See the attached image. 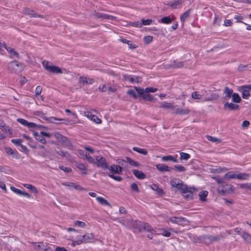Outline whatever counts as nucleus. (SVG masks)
I'll return each mask as SVG.
<instances>
[{"mask_svg": "<svg viewBox=\"0 0 251 251\" xmlns=\"http://www.w3.org/2000/svg\"><path fill=\"white\" fill-rule=\"evenodd\" d=\"M7 67L10 72L15 74L19 73L24 69L23 64L16 61L10 62L7 65Z\"/></svg>", "mask_w": 251, "mask_h": 251, "instance_id": "nucleus-1", "label": "nucleus"}, {"mask_svg": "<svg viewBox=\"0 0 251 251\" xmlns=\"http://www.w3.org/2000/svg\"><path fill=\"white\" fill-rule=\"evenodd\" d=\"M43 67L49 72L53 74H62V70L58 67L54 65H50L49 62L48 61H43L42 62Z\"/></svg>", "mask_w": 251, "mask_h": 251, "instance_id": "nucleus-2", "label": "nucleus"}, {"mask_svg": "<svg viewBox=\"0 0 251 251\" xmlns=\"http://www.w3.org/2000/svg\"><path fill=\"white\" fill-rule=\"evenodd\" d=\"M134 89L138 94V96L141 97L144 100L149 101H153L155 99L151 95L147 92H145L144 89L138 87H134Z\"/></svg>", "mask_w": 251, "mask_h": 251, "instance_id": "nucleus-3", "label": "nucleus"}, {"mask_svg": "<svg viewBox=\"0 0 251 251\" xmlns=\"http://www.w3.org/2000/svg\"><path fill=\"white\" fill-rule=\"evenodd\" d=\"M219 194L221 195H225L233 192L231 185L223 183L217 188Z\"/></svg>", "mask_w": 251, "mask_h": 251, "instance_id": "nucleus-4", "label": "nucleus"}, {"mask_svg": "<svg viewBox=\"0 0 251 251\" xmlns=\"http://www.w3.org/2000/svg\"><path fill=\"white\" fill-rule=\"evenodd\" d=\"M94 164L96 165L98 167H100L103 169L108 168L105 158L100 155L95 156V163Z\"/></svg>", "mask_w": 251, "mask_h": 251, "instance_id": "nucleus-5", "label": "nucleus"}, {"mask_svg": "<svg viewBox=\"0 0 251 251\" xmlns=\"http://www.w3.org/2000/svg\"><path fill=\"white\" fill-rule=\"evenodd\" d=\"M168 221L178 225L185 226L187 225L188 221L182 217H171L168 218Z\"/></svg>", "mask_w": 251, "mask_h": 251, "instance_id": "nucleus-6", "label": "nucleus"}, {"mask_svg": "<svg viewBox=\"0 0 251 251\" xmlns=\"http://www.w3.org/2000/svg\"><path fill=\"white\" fill-rule=\"evenodd\" d=\"M93 16L96 19H100L102 20L106 19L109 20H116V17L113 16L106 14L100 13L97 11H94L92 14Z\"/></svg>", "mask_w": 251, "mask_h": 251, "instance_id": "nucleus-7", "label": "nucleus"}, {"mask_svg": "<svg viewBox=\"0 0 251 251\" xmlns=\"http://www.w3.org/2000/svg\"><path fill=\"white\" fill-rule=\"evenodd\" d=\"M78 238L80 240V241H78V244L81 243L82 244V243L91 242L92 240L95 239V235L92 233H87Z\"/></svg>", "mask_w": 251, "mask_h": 251, "instance_id": "nucleus-8", "label": "nucleus"}, {"mask_svg": "<svg viewBox=\"0 0 251 251\" xmlns=\"http://www.w3.org/2000/svg\"><path fill=\"white\" fill-rule=\"evenodd\" d=\"M62 185L69 187V189L74 188L75 189L78 191H87V189L76 183L72 182H66L62 183Z\"/></svg>", "mask_w": 251, "mask_h": 251, "instance_id": "nucleus-9", "label": "nucleus"}, {"mask_svg": "<svg viewBox=\"0 0 251 251\" xmlns=\"http://www.w3.org/2000/svg\"><path fill=\"white\" fill-rule=\"evenodd\" d=\"M238 91L241 93L242 97L244 99H248L250 95V91H251L249 85L240 86L238 88Z\"/></svg>", "mask_w": 251, "mask_h": 251, "instance_id": "nucleus-10", "label": "nucleus"}, {"mask_svg": "<svg viewBox=\"0 0 251 251\" xmlns=\"http://www.w3.org/2000/svg\"><path fill=\"white\" fill-rule=\"evenodd\" d=\"M223 237L221 235H207L204 236V240L205 243L209 244L214 242L220 240Z\"/></svg>", "mask_w": 251, "mask_h": 251, "instance_id": "nucleus-11", "label": "nucleus"}, {"mask_svg": "<svg viewBox=\"0 0 251 251\" xmlns=\"http://www.w3.org/2000/svg\"><path fill=\"white\" fill-rule=\"evenodd\" d=\"M125 81H129L131 83H139L141 81V77L129 75H124Z\"/></svg>", "mask_w": 251, "mask_h": 251, "instance_id": "nucleus-12", "label": "nucleus"}, {"mask_svg": "<svg viewBox=\"0 0 251 251\" xmlns=\"http://www.w3.org/2000/svg\"><path fill=\"white\" fill-rule=\"evenodd\" d=\"M23 13L25 15H28L30 17H39L43 18L44 16L40 14H38L33 10L30 9L28 8H25L23 9Z\"/></svg>", "mask_w": 251, "mask_h": 251, "instance_id": "nucleus-13", "label": "nucleus"}, {"mask_svg": "<svg viewBox=\"0 0 251 251\" xmlns=\"http://www.w3.org/2000/svg\"><path fill=\"white\" fill-rule=\"evenodd\" d=\"M84 115L97 124H100L101 123V120L100 118L97 116L92 114L91 112L89 111H85Z\"/></svg>", "mask_w": 251, "mask_h": 251, "instance_id": "nucleus-14", "label": "nucleus"}, {"mask_svg": "<svg viewBox=\"0 0 251 251\" xmlns=\"http://www.w3.org/2000/svg\"><path fill=\"white\" fill-rule=\"evenodd\" d=\"M94 82L93 78H88L85 76H81L78 79V82L83 85L86 84H91Z\"/></svg>", "mask_w": 251, "mask_h": 251, "instance_id": "nucleus-15", "label": "nucleus"}, {"mask_svg": "<svg viewBox=\"0 0 251 251\" xmlns=\"http://www.w3.org/2000/svg\"><path fill=\"white\" fill-rule=\"evenodd\" d=\"M183 2V0H174L168 2L167 4L172 8L175 9L179 8Z\"/></svg>", "mask_w": 251, "mask_h": 251, "instance_id": "nucleus-16", "label": "nucleus"}, {"mask_svg": "<svg viewBox=\"0 0 251 251\" xmlns=\"http://www.w3.org/2000/svg\"><path fill=\"white\" fill-rule=\"evenodd\" d=\"M34 249L38 251H49L48 245L43 242L39 243L38 245L35 244Z\"/></svg>", "mask_w": 251, "mask_h": 251, "instance_id": "nucleus-17", "label": "nucleus"}, {"mask_svg": "<svg viewBox=\"0 0 251 251\" xmlns=\"http://www.w3.org/2000/svg\"><path fill=\"white\" fill-rule=\"evenodd\" d=\"M170 184L172 187L176 188L179 190V189L181 186V185H182L183 183L179 179L173 178L171 180Z\"/></svg>", "mask_w": 251, "mask_h": 251, "instance_id": "nucleus-18", "label": "nucleus"}, {"mask_svg": "<svg viewBox=\"0 0 251 251\" xmlns=\"http://www.w3.org/2000/svg\"><path fill=\"white\" fill-rule=\"evenodd\" d=\"M239 108V105L237 104H234L232 102H226L224 104V109H228L230 110H238Z\"/></svg>", "mask_w": 251, "mask_h": 251, "instance_id": "nucleus-19", "label": "nucleus"}, {"mask_svg": "<svg viewBox=\"0 0 251 251\" xmlns=\"http://www.w3.org/2000/svg\"><path fill=\"white\" fill-rule=\"evenodd\" d=\"M224 94L225 96L224 99L226 100H228L232 96L233 90L226 87L224 89Z\"/></svg>", "mask_w": 251, "mask_h": 251, "instance_id": "nucleus-20", "label": "nucleus"}, {"mask_svg": "<svg viewBox=\"0 0 251 251\" xmlns=\"http://www.w3.org/2000/svg\"><path fill=\"white\" fill-rule=\"evenodd\" d=\"M122 167L119 166L113 165L109 168V171L112 173L120 174L122 172Z\"/></svg>", "mask_w": 251, "mask_h": 251, "instance_id": "nucleus-21", "label": "nucleus"}, {"mask_svg": "<svg viewBox=\"0 0 251 251\" xmlns=\"http://www.w3.org/2000/svg\"><path fill=\"white\" fill-rule=\"evenodd\" d=\"M129 226H132L134 229L141 230V227L142 226V223L139 221H130L129 220Z\"/></svg>", "mask_w": 251, "mask_h": 251, "instance_id": "nucleus-22", "label": "nucleus"}, {"mask_svg": "<svg viewBox=\"0 0 251 251\" xmlns=\"http://www.w3.org/2000/svg\"><path fill=\"white\" fill-rule=\"evenodd\" d=\"M6 50L10 54V58L15 57L17 59L20 58V55L18 52L16 51L13 48L8 47Z\"/></svg>", "mask_w": 251, "mask_h": 251, "instance_id": "nucleus-23", "label": "nucleus"}, {"mask_svg": "<svg viewBox=\"0 0 251 251\" xmlns=\"http://www.w3.org/2000/svg\"><path fill=\"white\" fill-rule=\"evenodd\" d=\"M132 172L133 175L138 179H143L146 177V175L141 171L133 170Z\"/></svg>", "mask_w": 251, "mask_h": 251, "instance_id": "nucleus-24", "label": "nucleus"}, {"mask_svg": "<svg viewBox=\"0 0 251 251\" xmlns=\"http://www.w3.org/2000/svg\"><path fill=\"white\" fill-rule=\"evenodd\" d=\"M49 122L50 123H53V124H59L60 123H61L60 122H57V121H61V122H63L62 123H65V122H68V120L67 119H58V118H55V117H50L49 118H48V119H47Z\"/></svg>", "mask_w": 251, "mask_h": 251, "instance_id": "nucleus-25", "label": "nucleus"}, {"mask_svg": "<svg viewBox=\"0 0 251 251\" xmlns=\"http://www.w3.org/2000/svg\"><path fill=\"white\" fill-rule=\"evenodd\" d=\"M34 136L35 139L40 142V143L46 144L47 143V141L45 138L43 136V135L41 134V133L35 132L34 133Z\"/></svg>", "mask_w": 251, "mask_h": 251, "instance_id": "nucleus-26", "label": "nucleus"}, {"mask_svg": "<svg viewBox=\"0 0 251 251\" xmlns=\"http://www.w3.org/2000/svg\"><path fill=\"white\" fill-rule=\"evenodd\" d=\"M156 168L160 172H170V168L166 165L163 164H158L156 165Z\"/></svg>", "mask_w": 251, "mask_h": 251, "instance_id": "nucleus-27", "label": "nucleus"}, {"mask_svg": "<svg viewBox=\"0 0 251 251\" xmlns=\"http://www.w3.org/2000/svg\"><path fill=\"white\" fill-rule=\"evenodd\" d=\"M96 200L100 204L102 205H106L110 207H111V204L108 202V201L104 199L103 198L101 197H97L96 198Z\"/></svg>", "mask_w": 251, "mask_h": 251, "instance_id": "nucleus-28", "label": "nucleus"}, {"mask_svg": "<svg viewBox=\"0 0 251 251\" xmlns=\"http://www.w3.org/2000/svg\"><path fill=\"white\" fill-rule=\"evenodd\" d=\"M236 178L241 180L248 179L250 177V174L248 173L237 174Z\"/></svg>", "mask_w": 251, "mask_h": 251, "instance_id": "nucleus-29", "label": "nucleus"}, {"mask_svg": "<svg viewBox=\"0 0 251 251\" xmlns=\"http://www.w3.org/2000/svg\"><path fill=\"white\" fill-rule=\"evenodd\" d=\"M189 110L188 109H180L179 108H177L175 109L174 111V113L176 114H188L189 113Z\"/></svg>", "mask_w": 251, "mask_h": 251, "instance_id": "nucleus-30", "label": "nucleus"}, {"mask_svg": "<svg viewBox=\"0 0 251 251\" xmlns=\"http://www.w3.org/2000/svg\"><path fill=\"white\" fill-rule=\"evenodd\" d=\"M144 229L149 232L151 233V234H156V231L153 229L147 223H142V226Z\"/></svg>", "mask_w": 251, "mask_h": 251, "instance_id": "nucleus-31", "label": "nucleus"}, {"mask_svg": "<svg viewBox=\"0 0 251 251\" xmlns=\"http://www.w3.org/2000/svg\"><path fill=\"white\" fill-rule=\"evenodd\" d=\"M144 229L149 232L151 233V234H156V231L153 229L147 223H142V226Z\"/></svg>", "mask_w": 251, "mask_h": 251, "instance_id": "nucleus-32", "label": "nucleus"}, {"mask_svg": "<svg viewBox=\"0 0 251 251\" xmlns=\"http://www.w3.org/2000/svg\"><path fill=\"white\" fill-rule=\"evenodd\" d=\"M191 190H194V189L192 188L191 187H188V186L184 184H183L182 185H181V186L179 189V190H180V191L182 193V195H183L186 193L188 192V191H189Z\"/></svg>", "mask_w": 251, "mask_h": 251, "instance_id": "nucleus-33", "label": "nucleus"}, {"mask_svg": "<svg viewBox=\"0 0 251 251\" xmlns=\"http://www.w3.org/2000/svg\"><path fill=\"white\" fill-rule=\"evenodd\" d=\"M173 21V19L171 18L170 16H166L163 17L159 21V22L164 24H171Z\"/></svg>", "mask_w": 251, "mask_h": 251, "instance_id": "nucleus-34", "label": "nucleus"}, {"mask_svg": "<svg viewBox=\"0 0 251 251\" xmlns=\"http://www.w3.org/2000/svg\"><path fill=\"white\" fill-rule=\"evenodd\" d=\"M237 174L234 172H229L226 174L224 176V178L226 179H235L236 178Z\"/></svg>", "mask_w": 251, "mask_h": 251, "instance_id": "nucleus-35", "label": "nucleus"}, {"mask_svg": "<svg viewBox=\"0 0 251 251\" xmlns=\"http://www.w3.org/2000/svg\"><path fill=\"white\" fill-rule=\"evenodd\" d=\"M160 107L166 109H175V106L172 103L163 102L161 103Z\"/></svg>", "mask_w": 251, "mask_h": 251, "instance_id": "nucleus-36", "label": "nucleus"}, {"mask_svg": "<svg viewBox=\"0 0 251 251\" xmlns=\"http://www.w3.org/2000/svg\"><path fill=\"white\" fill-rule=\"evenodd\" d=\"M126 162L129 163L131 166L137 167H140L141 166L138 162L134 161L128 157H126Z\"/></svg>", "mask_w": 251, "mask_h": 251, "instance_id": "nucleus-37", "label": "nucleus"}, {"mask_svg": "<svg viewBox=\"0 0 251 251\" xmlns=\"http://www.w3.org/2000/svg\"><path fill=\"white\" fill-rule=\"evenodd\" d=\"M151 188L152 190L155 191L157 192V193L160 195H161L163 194V190L161 188H159V186L156 184H152L151 185Z\"/></svg>", "mask_w": 251, "mask_h": 251, "instance_id": "nucleus-38", "label": "nucleus"}, {"mask_svg": "<svg viewBox=\"0 0 251 251\" xmlns=\"http://www.w3.org/2000/svg\"><path fill=\"white\" fill-rule=\"evenodd\" d=\"M54 136L59 142L61 143L64 141V140H66V138L58 132L54 133Z\"/></svg>", "mask_w": 251, "mask_h": 251, "instance_id": "nucleus-39", "label": "nucleus"}, {"mask_svg": "<svg viewBox=\"0 0 251 251\" xmlns=\"http://www.w3.org/2000/svg\"><path fill=\"white\" fill-rule=\"evenodd\" d=\"M208 192L206 191H201L199 194L200 199L202 201H206V198L207 196Z\"/></svg>", "mask_w": 251, "mask_h": 251, "instance_id": "nucleus-40", "label": "nucleus"}, {"mask_svg": "<svg viewBox=\"0 0 251 251\" xmlns=\"http://www.w3.org/2000/svg\"><path fill=\"white\" fill-rule=\"evenodd\" d=\"M133 150L138 152L140 154H143L144 155H147L148 153V151H147L146 149H141V148H139L137 147H134L133 148Z\"/></svg>", "mask_w": 251, "mask_h": 251, "instance_id": "nucleus-41", "label": "nucleus"}, {"mask_svg": "<svg viewBox=\"0 0 251 251\" xmlns=\"http://www.w3.org/2000/svg\"><path fill=\"white\" fill-rule=\"evenodd\" d=\"M23 186L25 187L30 190L34 193H35V194L38 193V190H37V188L35 186H33L32 185H31L30 184H24Z\"/></svg>", "mask_w": 251, "mask_h": 251, "instance_id": "nucleus-42", "label": "nucleus"}, {"mask_svg": "<svg viewBox=\"0 0 251 251\" xmlns=\"http://www.w3.org/2000/svg\"><path fill=\"white\" fill-rule=\"evenodd\" d=\"M232 98V101L235 103H239L241 101V99L238 93H233Z\"/></svg>", "mask_w": 251, "mask_h": 251, "instance_id": "nucleus-43", "label": "nucleus"}, {"mask_svg": "<svg viewBox=\"0 0 251 251\" xmlns=\"http://www.w3.org/2000/svg\"><path fill=\"white\" fill-rule=\"evenodd\" d=\"M190 11V9L188 10L186 12H185L181 16L180 21L182 23H183L189 17Z\"/></svg>", "mask_w": 251, "mask_h": 251, "instance_id": "nucleus-44", "label": "nucleus"}, {"mask_svg": "<svg viewBox=\"0 0 251 251\" xmlns=\"http://www.w3.org/2000/svg\"><path fill=\"white\" fill-rule=\"evenodd\" d=\"M242 236L246 241L251 243V235L248 233L246 232H243Z\"/></svg>", "mask_w": 251, "mask_h": 251, "instance_id": "nucleus-45", "label": "nucleus"}, {"mask_svg": "<svg viewBox=\"0 0 251 251\" xmlns=\"http://www.w3.org/2000/svg\"><path fill=\"white\" fill-rule=\"evenodd\" d=\"M190 158V155L185 152L180 153V159L181 160H187Z\"/></svg>", "mask_w": 251, "mask_h": 251, "instance_id": "nucleus-46", "label": "nucleus"}, {"mask_svg": "<svg viewBox=\"0 0 251 251\" xmlns=\"http://www.w3.org/2000/svg\"><path fill=\"white\" fill-rule=\"evenodd\" d=\"M207 139L208 140L210 141L213 143H220L221 142V140L220 139L216 137H212L210 135L207 136Z\"/></svg>", "mask_w": 251, "mask_h": 251, "instance_id": "nucleus-47", "label": "nucleus"}, {"mask_svg": "<svg viewBox=\"0 0 251 251\" xmlns=\"http://www.w3.org/2000/svg\"><path fill=\"white\" fill-rule=\"evenodd\" d=\"M62 143H63L64 146L69 149H71L73 147V145L71 141L67 137L66 138V140H64V141H63Z\"/></svg>", "mask_w": 251, "mask_h": 251, "instance_id": "nucleus-48", "label": "nucleus"}, {"mask_svg": "<svg viewBox=\"0 0 251 251\" xmlns=\"http://www.w3.org/2000/svg\"><path fill=\"white\" fill-rule=\"evenodd\" d=\"M85 159H87L90 163L94 164L95 163V157H92L89 155L85 154Z\"/></svg>", "mask_w": 251, "mask_h": 251, "instance_id": "nucleus-49", "label": "nucleus"}, {"mask_svg": "<svg viewBox=\"0 0 251 251\" xmlns=\"http://www.w3.org/2000/svg\"><path fill=\"white\" fill-rule=\"evenodd\" d=\"M183 66V63L182 62H174L172 65V67L174 68H180Z\"/></svg>", "mask_w": 251, "mask_h": 251, "instance_id": "nucleus-50", "label": "nucleus"}, {"mask_svg": "<svg viewBox=\"0 0 251 251\" xmlns=\"http://www.w3.org/2000/svg\"><path fill=\"white\" fill-rule=\"evenodd\" d=\"M5 151L6 153L8 154V155H13V156L15 157V158L17 159L18 158V156L16 155L12 149L10 148H6Z\"/></svg>", "mask_w": 251, "mask_h": 251, "instance_id": "nucleus-51", "label": "nucleus"}, {"mask_svg": "<svg viewBox=\"0 0 251 251\" xmlns=\"http://www.w3.org/2000/svg\"><path fill=\"white\" fill-rule=\"evenodd\" d=\"M161 231H162V232H156V234H162V235L165 237H170L171 236V233L169 231H167L164 229H162Z\"/></svg>", "mask_w": 251, "mask_h": 251, "instance_id": "nucleus-52", "label": "nucleus"}, {"mask_svg": "<svg viewBox=\"0 0 251 251\" xmlns=\"http://www.w3.org/2000/svg\"><path fill=\"white\" fill-rule=\"evenodd\" d=\"M219 98V95L216 94H213L211 95L210 97L207 98L206 99H205L204 100H207V101H210L214 100H217Z\"/></svg>", "mask_w": 251, "mask_h": 251, "instance_id": "nucleus-53", "label": "nucleus"}, {"mask_svg": "<svg viewBox=\"0 0 251 251\" xmlns=\"http://www.w3.org/2000/svg\"><path fill=\"white\" fill-rule=\"evenodd\" d=\"M129 25L134 26V27H139V28L141 27L142 26V24H141V23H140L139 21L130 23L129 24Z\"/></svg>", "mask_w": 251, "mask_h": 251, "instance_id": "nucleus-54", "label": "nucleus"}, {"mask_svg": "<svg viewBox=\"0 0 251 251\" xmlns=\"http://www.w3.org/2000/svg\"><path fill=\"white\" fill-rule=\"evenodd\" d=\"M11 142L15 145L20 146L23 142V140L20 139H14L11 140Z\"/></svg>", "mask_w": 251, "mask_h": 251, "instance_id": "nucleus-55", "label": "nucleus"}, {"mask_svg": "<svg viewBox=\"0 0 251 251\" xmlns=\"http://www.w3.org/2000/svg\"><path fill=\"white\" fill-rule=\"evenodd\" d=\"M240 187L243 189H247L251 190V183H243L240 185Z\"/></svg>", "mask_w": 251, "mask_h": 251, "instance_id": "nucleus-56", "label": "nucleus"}, {"mask_svg": "<svg viewBox=\"0 0 251 251\" xmlns=\"http://www.w3.org/2000/svg\"><path fill=\"white\" fill-rule=\"evenodd\" d=\"M175 168L178 172H183L186 170L184 167L180 165H176L175 166Z\"/></svg>", "mask_w": 251, "mask_h": 251, "instance_id": "nucleus-57", "label": "nucleus"}, {"mask_svg": "<svg viewBox=\"0 0 251 251\" xmlns=\"http://www.w3.org/2000/svg\"><path fill=\"white\" fill-rule=\"evenodd\" d=\"M10 189L15 193H16L18 195H22L23 191H21V190H20L18 188H16L13 186H11Z\"/></svg>", "mask_w": 251, "mask_h": 251, "instance_id": "nucleus-58", "label": "nucleus"}, {"mask_svg": "<svg viewBox=\"0 0 251 251\" xmlns=\"http://www.w3.org/2000/svg\"><path fill=\"white\" fill-rule=\"evenodd\" d=\"M191 96L193 99L196 100H200L201 99L202 96L198 94L197 92H194L192 93Z\"/></svg>", "mask_w": 251, "mask_h": 251, "instance_id": "nucleus-59", "label": "nucleus"}, {"mask_svg": "<svg viewBox=\"0 0 251 251\" xmlns=\"http://www.w3.org/2000/svg\"><path fill=\"white\" fill-rule=\"evenodd\" d=\"M152 41V37L151 36H145L144 38V42L147 44H149L150 43H151Z\"/></svg>", "mask_w": 251, "mask_h": 251, "instance_id": "nucleus-60", "label": "nucleus"}, {"mask_svg": "<svg viewBox=\"0 0 251 251\" xmlns=\"http://www.w3.org/2000/svg\"><path fill=\"white\" fill-rule=\"evenodd\" d=\"M127 94L130 95L131 97H133L134 99H136L137 98V96L135 93V92L134 91V90L130 89L128 90L127 91Z\"/></svg>", "mask_w": 251, "mask_h": 251, "instance_id": "nucleus-61", "label": "nucleus"}, {"mask_svg": "<svg viewBox=\"0 0 251 251\" xmlns=\"http://www.w3.org/2000/svg\"><path fill=\"white\" fill-rule=\"evenodd\" d=\"M75 225L77 226L80 227H84L86 226L85 223L79 221H75Z\"/></svg>", "mask_w": 251, "mask_h": 251, "instance_id": "nucleus-62", "label": "nucleus"}, {"mask_svg": "<svg viewBox=\"0 0 251 251\" xmlns=\"http://www.w3.org/2000/svg\"><path fill=\"white\" fill-rule=\"evenodd\" d=\"M193 190H191L188 191V192L186 193L183 196L187 199H191L193 197Z\"/></svg>", "mask_w": 251, "mask_h": 251, "instance_id": "nucleus-63", "label": "nucleus"}, {"mask_svg": "<svg viewBox=\"0 0 251 251\" xmlns=\"http://www.w3.org/2000/svg\"><path fill=\"white\" fill-rule=\"evenodd\" d=\"M76 166L81 170H86L87 169L86 166L82 163H77L76 164Z\"/></svg>", "mask_w": 251, "mask_h": 251, "instance_id": "nucleus-64", "label": "nucleus"}]
</instances>
